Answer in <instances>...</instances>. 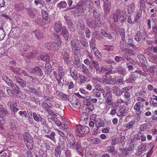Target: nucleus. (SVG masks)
<instances>
[{
    "mask_svg": "<svg viewBox=\"0 0 157 157\" xmlns=\"http://www.w3.org/2000/svg\"><path fill=\"white\" fill-rule=\"evenodd\" d=\"M54 40L55 42L53 43H48L45 44L46 48L48 50L57 51L61 44V41L60 36L57 35H54Z\"/></svg>",
    "mask_w": 157,
    "mask_h": 157,
    "instance_id": "nucleus-1",
    "label": "nucleus"
},
{
    "mask_svg": "<svg viewBox=\"0 0 157 157\" xmlns=\"http://www.w3.org/2000/svg\"><path fill=\"white\" fill-rule=\"evenodd\" d=\"M113 18L115 22H117L119 20L121 23L124 22L126 19V16L124 12L119 10L114 13Z\"/></svg>",
    "mask_w": 157,
    "mask_h": 157,
    "instance_id": "nucleus-2",
    "label": "nucleus"
},
{
    "mask_svg": "<svg viewBox=\"0 0 157 157\" xmlns=\"http://www.w3.org/2000/svg\"><path fill=\"white\" fill-rule=\"evenodd\" d=\"M75 129V132L76 135L79 136H80L81 132L85 134H87L90 131L89 128L88 126L80 124L76 125Z\"/></svg>",
    "mask_w": 157,
    "mask_h": 157,
    "instance_id": "nucleus-3",
    "label": "nucleus"
},
{
    "mask_svg": "<svg viewBox=\"0 0 157 157\" xmlns=\"http://www.w3.org/2000/svg\"><path fill=\"white\" fill-rule=\"evenodd\" d=\"M68 146L71 149L75 150L80 148V144L78 142L76 143L75 137L73 135H70L67 138Z\"/></svg>",
    "mask_w": 157,
    "mask_h": 157,
    "instance_id": "nucleus-4",
    "label": "nucleus"
},
{
    "mask_svg": "<svg viewBox=\"0 0 157 157\" xmlns=\"http://www.w3.org/2000/svg\"><path fill=\"white\" fill-rule=\"evenodd\" d=\"M100 19V18L94 19L91 18H88L86 20V22L90 27H99L102 25V23Z\"/></svg>",
    "mask_w": 157,
    "mask_h": 157,
    "instance_id": "nucleus-5",
    "label": "nucleus"
},
{
    "mask_svg": "<svg viewBox=\"0 0 157 157\" xmlns=\"http://www.w3.org/2000/svg\"><path fill=\"white\" fill-rule=\"evenodd\" d=\"M127 111L124 106L120 107L117 111V115L120 117H125L127 115Z\"/></svg>",
    "mask_w": 157,
    "mask_h": 157,
    "instance_id": "nucleus-6",
    "label": "nucleus"
},
{
    "mask_svg": "<svg viewBox=\"0 0 157 157\" xmlns=\"http://www.w3.org/2000/svg\"><path fill=\"white\" fill-rule=\"evenodd\" d=\"M143 104L140 102H138L135 105L134 109L136 111V113L138 115L140 114L143 109Z\"/></svg>",
    "mask_w": 157,
    "mask_h": 157,
    "instance_id": "nucleus-7",
    "label": "nucleus"
},
{
    "mask_svg": "<svg viewBox=\"0 0 157 157\" xmlns=\"http://www.w3.org/2000/svg\"><path fill=\"white\" fill-rule=\"evenodd\" d=\"M63 58V59L65 63L67 65L70 64V58L69 53L68 50L67 49H63L62 53Z\"/></svg>",
    "mask_w": 157,
    "mask_h": 157,
    "instance_id": "nucleus-8",
    "label": "nucleus"
},
{
    "mask_svg": "<svg viewBox=\"0 0 157 157\" xmlns=\"http://www.w3.org/2000/svg\"><path fill=\"white\" fill-rule=\"evenodd\" d=\"M8 107L12 112H16L19 110V109L16 108L17 104L12 101H9L7 103Z\"/></svg>",
    "mask_w": 157,
    "mask_h": 157,
    "instance_id": "nucleus-9",
    "label": "nucleus"
},
{
    "mask_svg": "<svg viewBox=\"0 0 157 157\" xmlns=\"http://www.w3.org/2000/svg\"><path fill=\"white\" fill-rule=\"evenodd\" d=\"M136 122L134 120H132L129 122L126 123L124 128L126 130L133 129L136 126Z\"/></svg>",
    "mask_w": 157,
    "mask_h": 157,
    "instance_id": "nucleus-10",
    "label": "nucleus"
},
{
    "mask_svg": "<svg viewBox=\"0 0 157 157\" xmlns=\"http://www.w3.org/2000/svg\"><path fill=\"white\" fill-rule=\"evenodd\" d=\"M32 74H36L40 76H43L44 74L42 69L39 67L36 66L32 69L30 71Z\"/></svg>",
    "mask_w": 157,
    "mask_h": 157,
    "instance_id": "nucleus-11",
    "label": "nucleus"
},
{
    "mask_svg": "<svg viewBox=\"0 0 157 157\" xmlns=\"http://www.w3.org/2000/svg\"><path fill=\"white\" fill-rule=\"evenodd\" d=\"M103 1L104 12L107 14L111 9V3L108 0H103Z\"/></svg>",
    "mask_w": 157,
    "mask_h": 157,
    "instance_id": "nucleus-12",
    "label": "nucleus"
},
{
    "mask_svg": "<svg viewBox=\"0 0 157 157\" xmlns=\"http://www.w3.org/2000/svg\"><path fill=\"white\" fill-rule=\"evenodd\" d=\"M86 8L85 5H82L81 3H78L77 5V8L75 11L78 13H82L85 11Z\"/></svg>",
    "mask_w": 157,
    "mask_h": 157,
    "instance_id": "nucleus-13",
    "label": "nucleus"
},
{
    "mask_svg": "<svg viewBox=\"0 0 157 157\" xmlns=\"http://www.w3.org/2000/svg\"><path fill=\"white\" fill-rule=\"evenodd\" d=\"M113 67L110 65H105L104 66L101 67V71L103 72L107 71L105 72V73L106 74H110L112 73V71L110 70L113 69Z\"/></svg>",
    "mask_w": 157,
    "mask_h": 157,
    "instance_id": "nucleus-14",
    "label": "nucleus"
},
{
    "mask_svg": "<svg viewBox=\"0 0 157 157\" xmlns=\"http://www.w3.org/2000/svg\"><path fill=\"white\" fill-rule=\"evenodd\" d=\"M74 55L73 56V59L74 60V64L77 67H78L81 65L80 60V59L76 54V52H74Z\"/></svg>",
    "mask_w": 157,
    "mask_h": 157,
    "instance_id": "nucleus-15",
    "label": "nucleus"
},
{
    "mask_svg": "<svg viewBox=\"0 0 157 157\" xmlns=\"http://www.w3.org/2000/svg\"><path fill=\"white\" fill-rule=\"evenodd\" d=\"M53 74L56 80H61L63 76V73L59 72L57 70H55L53 71Z\"/></svg>",
    "mask_w": 157,
    "mask_h": 157,
    "instance_id": "nucleus-16",
    "label": "nucleus"
},
{
    "mask_svg": "<svg viewBox=\"0 0 157 157\" xmlns=\"http://www.w3.org/2000/svg\"><path fill=\"white\" fill-rule=\"evenodd\" d=\"M78 43V40H72L71 41V48L73 52H76V51L78 50V47L77 46V44ZM79 44V43H78Z\"/></svg>",
    "mask_w": 157,
    "mask_h": 157,
    "instance_id": "nucleus-17",
    "label": "nucleus"
},
{
    "mask_svg": "<svg viewBox=\"0 0 157 157\" xmlns=\"http://www.w3.org/2000/svg\"><path fill=\"white\" fill-rule=\"evenodd\" d=\"M38 58L39 60L41 59V60L45 62L49 61L50 59L49 56L46 53H43L40 55L38 57Z\"/></svg>",
    "mask_w": 157,
    "mask_h": 157,
    "instance_id": "nucleus-18",
    "label": "nucleus"
},
{
    "mask_svg": "<svg viewBox=\"0 0 157 157\" xmlns=\"http://www.w3.org/2000/svg\"><path fill=\"white\" fill-rule=\"evenodd\" d=\"M138 75L137 73H134L132 74L127 80V82L132 83L137 78Z\"/></svg>",
    "mask_w": 157,
    "mask_h": 157,
    "instance_id": "nucleus-19",
    "label": "nucleus"
},
{
    "mask_svg": "<svg viewBox=\"0 0 157 157\" xmlns=\"http://www.w3.org/2000/svg\"><path fill=\"white\" fill-rule=\"evenodd\" d=\"M112 90L113 92L116 95L120 96L122 94V91L117 86H113Z\"/></svg>",
    "mask_w": 157,
    "mask_h": 157,
    "instance_id": "nucleus-20",
    "label": "nucleus"
},
{
    "mask_svg": "<svg viewBox=\"0 0 157 157\" xmlns=\"http://www.w3.org/2000/svg\"><path fill=\"white\" fill-rule=\"evenodd\" d=\"M62 28V24L61 22L60 21H57L54 26V29L57 33L59 32Z\"/></svg>",
    "mask_w": 157,
    "mask_h": 157,
    "instance_id": "nucleus-21",
    "label": "nucleus"
},
{
    "mask_svg": "<svg viewBox=\"0 0 157 157\" xmlns=\"http://www.w3.org/2000/svg\"><path fill=\"white\" fill-rule=\"evenodd\" d=\"M12 36L13 37L16 38H18L20 35V30L19 29H14L11 33Z\"/></svg>",
    "mask_w": 157,
    "mask_h": 157,
    "instance_id": "nucleus-22",
    "label": "nucleus"
},
{
    "mask_svg": "<svg viewBox=\"0 0 157 157\" xmlns=\"http://www.w3.org/2000/svg\"><path fill=\"white\" fill-rule=\"evenodd\" d=\"M146 147V144H142L139 146L137 148V151L139 155H141L144 152Z\"/></svg>",
    "mask_w": 157,
    "mask_h": 157,
    "instance_id": "nucleus-23",
    "label": "nucleus"
},
{
    "mask_svg": "<svg viewBox=\"0 0 157 157\" xmlns=\"http://www.w3.org/2000/svg\"><path fill=\"white\" fill-rule=\"evenodd\" d=\"M45 69L44 70L46 74L47 75H50L52 69L51 64L48 63H46L45 65Z\"/></svg>",
    "mask_w": 157,
    "mask_h": 157,
    "instance_id": "nucleus-24",
    "label": "nucleus"
},
{
    "mask_svg": "<svg viewBox=\"0 0 157 157\" xmlns=\"http://www.w3.org/2000/svg\"><path fill=\"white\" fill-rule=\"evenodd\" d=\"M37 52H38L36 51H32L30 53L29 55L26 56L25 60L28 61V59H29L30 58H34L37 56Z\"/></svg>",
    "mask_w": 157,
    "mask_h": 157,
    "instance_id": "nucleus-25",
    "label": "nucleus"
},
{
    "mask_svg": "<svg viewBox=\"0 0 157 157\" xmlns=\"http://www.w3.org/2000/svg\"><path fill=\"white\" fill-rule=\"evenodd\" d=\"M18 47L20 50L22 51H26L30 48V46L26 44H18Z\"/></svg>",
    "mask_w": 157,
    "mask_h": 157,
    "instance_id": "nucleus-26",
    "label": "nucleus"
},
{
    "mask_svg": "<svg viewBox=\"0 0 157 157\" xmlns=\"http://www.w3.org/2000/svg\"><path fill=\"white\" fill-rule=\"evenodd\" d=\"M82 71L84 74L87 75L89 76L90 74V71L87 67L84 64L82 65Z\"/></svg>",
    "mask_w": 157,
    "mask_h": 157,
    "instance_id": "nucleus-27",
    "label": "nucleus"
},
{
    "mask_svg": "<svg viewBox=\"0 0 157 157\" xmlns=\"http://www.w3.org/2000/svg\"><path fill=\"white\" fill-rule=\"evenodd\" d=\"M136 97H145L147 95L146 92L145 90H142L138 91L135 94Z\"/></svg>",
    "mask_w": 157,
    "mask_h": 157,
    "instance_id": "nucleus-28",
    "label": "nucleus"
},
{
    "mask_svg": "<svg viewBox=\"0 0 157 157\" xmlns=\"http://www.w3.org/2000/svg\"><path fill=\"white\" fill-rule=\"evenodd\" d=\"M28 149L31 150L33 148L34 142L33 139L29 140L28 142L25 143Z\"/></svg>",
    "mask_w": 157,
    "mask_h": 157,
    "instance_id": "nucleus-29",
    "label": "nucleus"
},
{
    "mask_svg": "<svg viewBox=\"0 0 157 157\" xmlns=\"http://www.w3.org/2000/svg\"><path fill=\"white\" fill-rule=\"evenodd\" d=\"M78 78L79 80H80V84H83L86 81H89V80H87V78L85 77L82 74L79 75Z\"/></svg>",
    "mask_w": 157,
    "mask_h": 157,
    "instance_id": "nucleus-30",
    "label": "nucleus"
},
{
    "mask_svg": "<svg viewBox=\"0 0 157 157\" xmlns=\"http://www.w3.org/2000/svg\"><path fill=\"white\" fill-rule=\"evenodd\" d=\"M79 41L81 44L84 47L88 46V42L85 37L83 36V38H79Z\"/></svg>",
    "mask_w": 157,
    "mask_h": 157,
    "instance_id": "nucleus-31",
    "label": "nucleus"
},
{
    "mask_svg": "<svg viewBox=\"0 0 157 157\" xmlns=\"http://www.w3.org/2000/svg\"><path fill=\"white\" fill-rule=\"evenodd\" d=\"M150 104L152 106L155 107L157 106V97L153 96L150 98Z\"/></svg>",
    "mask_w": 157,
    "mask_h": 157,
    "instance_id": "nucleus-32",
    "label": "nucleus"
},
{
    "mask_svg": "<svg viewBox=\"0 0 157 157\" xmlns=\"http://www.w3.org/2000/svg\"><path fill=\"white\" fill-rule=\"evenodd\" d=\"M77 28L80 31H82L84 30L85 28V24L83 22H78L77 25Z\"/></svg>",
    "mask_w": 157,
    "mask_h": 157,
    "instance_id": "nucleus-33",
    "label": "nucleus"
},
{
    "mask_svg": "<svg viewBox=\"0 0 157 157\" xmlns=\"http://www.w3.org/2000/svg\"><path fill=\"white\" fill-rule=\"evenodd\" d=\"M91 49L93 51L94 55L97 56V58L100 59L101 58V54L96 47H94V48Z\"/></svg>",
    "mask_w": 157,
    "mask_h": 157,
    "instance_id": "nucleus-34",
    "label": "nucleus"
},
{
    "mask_svg": "<svg viewBox=\"0 0 157 157\" xmlns=\"http://www.w3.org/2000/svg\"><path fill=\"white\" fill-rule=\"evenodd\" d=\"M33 117L34 120L37 122L41 121L42 120V117L39 114L35 113H33Z\"/></svg>",
    "mask_w": 157,
    "mask_h": 157,
    "instance_id": "nucleus-35",
    "label": "nucleus"
},
{
    "mask_svg": "<svg viewBox=\"0 0 157 157\" xmlns=\"http://www.w3.org/2000/svg\"><path fill=\"white\" fill-rule=\"evenodd\" d=\"M58 96L59 98L63 100H68L69 98L68 95L62 92H59Z\"/></svg>",
    "mask_w": 157,
    "mask_h": 157,
    "instance_id": "nucleus-36",
    "label": "nucleus"
},
{
    "mask_svg": "<svg viewBox=\"0 0 157 157\" xmlns=\"http://www.w3.org/2000/svg\"><path fill=\"white\" fill-rule=\"evenodd\" d=\"M142 35L140 31H138L134 36V39L137 42H139L141 40Z\"/></svg>",
    "mask_w": 157,
    "mask_h": 157,
    "instance_id": "nucleus-37",
    "label": "nucleus"
},
{
    "mask_svg": "<svg viewBox=\"0 0 157 157\" xmlns=\"http://www.w3.org/2000/svg\"><path fill=\"white\" fill-rule=\"evenodd\" d=\"M23 139L25 143L28 142L33 138L30 136L29 133L27 132H25L23 135Z\"/></svg>",
    "mask_w": 157,
    "mask_h": 157,
    "instance_id": "nucleus-38",
    "label": "nucleus"
},
{
    "mask_svg": "<svg viewBox=\"0 0 157 157\" xmlns=\"http://www.w3.org/2000/svg\"><path fill=\"white\" fill-rule=\"evenodd\" d=\"M34 34L37 39H40L44 37L43 33L39 30H36L35 31Z\"/></svg>",
    "mask_w": 157,
    "mask_h": 157,
    "instance_id": "nucleus-39",
    "label": "nucleus"
},
{
    "mask_svg": "<svg viewBox=\"0 0 157 157\" xmlns=\"http://www.w3.org/2000/svg\"><path fill=\"white\" fill-rule=\"evenodd\" d=\"M117 71L119 74L123 75H125L127 73L126 70L124 68L121 67L117 68Z\"/></svg>",
    "mask_w": 157,
    "mask_h": 157,
    "instance_id": "nucleus-40",
    "label": "nucleus"
},
{
    "mask_svg": "<svg viewBox=\"0 0 157 157\" xmlns=\"http://www.w3.org/2000/svg\"><path fill=\"white\" fill-rule=\"evenodd\" d=\"M12 71L15 74L18 75H20L21 74V69L18 67H12Z\"/></svg>",
    "mask_w": 157,
    "mask_h": 157,
    "instance_id": "nucleus-41",
    "label": "nucleus"
},
{
    "mask_svg": "<svg viewBox=\"0 0 157 157\" xmlns=\"http://www.w3.org/2000/svg\"><path fill=\"white\" fill-rule=\"evenodd\" d=\"M131 88V87L127 86L125 87L124 88H123V89L125 90V93L124 94V96L125 97L127 98H130L131 96L130 93L129 92L127 91V90L128 89H130Z\"/></svg>",
    "mask_w": 157,
    "mask_h": 157,
    "instance_id": "nucleus-42",
    "label": "nucleus"
},
{
    "mask_svg": "<svg viewBox=\"0 0 157 157\" xmlns=\"http://www.w3.org/2000/svg\"><path fill=\"white\" fill-rule=\"evenodd\" d=\"M88 115L86 113H83L80 117V119L83 122H86L88 121Z\"/></svg>",
    "mask_w": 157,
    "mask_h": 157,
    "instance_id": "nucleus-43",
    "label": "nucleus"
},
{
    "mask_svg": "<svg viewBox=\"0 0 157 157\" xmlns=\"http://www.w3.org/2000/svg\"><path fill=\"white\" fill-rule=\"evenodd\" d=\"M108 80L109 85L112 84L113 85L117 84V79L116 77L112 78L111 76H109L108 78Z\"/></svg>",
    "mask_w": 157,
    "mask_h": 157,
    "instance_id": "nucleus-44",
    "label": "nucleus"
},
{
    "mask_svg": "<svg viewBox=\"0 0 157 157\" xmlns=\"http://www.w3.org/2000/svg\"><path fill=\"white\" fill-rule=\"evenodd\" d=\"M71 104L73 106L76 108H79L81 106L80 101L76 99L75 101H73Z\"/></svg>",
    "mask_w": 157,
    "mask_h": 157,
    "instance_id": "nucleus-45",
    "label": "nucleus"
},
{
    "mask_svg": "<svg viewBox=\"0 0 157 157\" xmlns=\"http://www.w3.org/2000/svg\"><path fill=\"white\" fill-rule=\"evenodd\" d=\"M61 154L60 148L59 146H57L56 147L55 150V155L56 157H60Z\"/></svg>",
    "mask_w": 157,
    "mask_h": 157,
    "instance_id": "nucleus-46",
    "label": "nucleus"
},
{
    "mask_svg": "<svg viewBox=\"0 0 157 157\" xmlns=\"http://www.w3.org/2000/svg\"><path fill=\"white\" fill-rule=\"evenodd\" d=\"M41 13L45 21H47L48 18V14L47 12L45 10H41Z\"/></svg>",
    "mask_w": 157,
    "mask_h": 157,
    "instance_id": "nucleus-47",
    "label": "nucleus"
},
{
    "mask_svg": "<svg viewBox=\"0 0 157 157\" xmlns=\"http://www.w3.org/2000/svg\"><path fill=\"white\" fill-rule=\"evenodd\" d=\"M103 95L104 97L105 98L112 99L113 98L112 94L108 90L103 94Z\"/></svg>",
    "mask_w": 157,
    "mask_h": 157,
    "instance_id": "nucleus-48",
    "label": "nucleus"
},
{
    "mask_svg": "<svg viewBox=\"0 0 157 157\" xmlns=\"http://www.w3.org/2000/svg\"><path fill=\"white\" fill-rule=\"evenodd\" d=\"M122 139V137L121 136H120L118 138H115L113 139L112 142L111 144L112 145H115L117 144L119 142V140H121Z\"/></svg>",
    "mask_w": 157,
    "mask_h": 157,
    "instance_id": "nucleus-49",
    "label": "nucleus"
},
{
    "mask_svg": "<svg viewBox=\"0 0 157 157\" xmlns=\"http://www.w3.org/2000/svg\"><path fill=\"white\" fill-rule=\"evenodd\" d=\"M35 22L39 25H42L47 24L46 22H44L43 20L41 18H38L35 20Z\"/></svg>",
    "mask_w": 157,
    "mask_h": 157,
    "instance_id": "nucleus-50",
    "label": "nucleus"
},
{
    "mask_svg": "<svg viewBox=\"0 0 157 157\" xmlns=\"http://www.w3.org/2000/svg\"><path fill=\"white\" fill-rule=\"evenodd\" d=\"M94 67L95 69L97 71H98L100 67L99 63L97 61H93L92 62Z\"/></svg>",
    "mask_w": 157,
    "mask_h": 157,
    "instance_id": "nucleus-51",
    "label": "nucleus"
},
{
    "mask_svg": "<svg viewBox=\"0 0 157 157\" xmlns=\"http://www.w3.org/2000/svg\"><path fill=\"white\" fill-rule=\"evenodd\" d=\"M88 18H91L93 19H97L100 18L98 14L95 10L93 11V17H90Z\"/></svg>",
    "mask_w": 157,
    "mask_h": 157,
    "instance_id": "nucleus-52",
    "label": "nucleus"
},
{
    "mask_svg": "<svg viewBox=\"0 0 157 157\" xmlns=\"http://www.w3.org/2000/svg\"><path fill=\"white\" fill-rule=\"evenodd\" d=\"M90 47L91 49L96 47L95 40L94 37H92L91 38L90 43Z\"/></svg>",
    "mask_w": 157,
    "mask_h": 157,
    "instance_id": "nucleus-53",
    "label": "nucleus"
},
{
    "mask_svg": "<svg viewBox=\"0 0 157 157\" xmlns=\"http://www.w3.org/2000/svg\"><path fill=\"white\" fill-rule=\"evenodd\" d=\"M120 36L121 39H124L125 36V30L123 28H121L119 30Z\"/></svg>",
    "mask_w": 157,
    "mask_h": 157,
    "instance_id": "nucleus-54",
    "label": "nucleus"
},
{
    "mask_svg": "<svg viewBox=\"0 0 157 157\" xmlns=\"http://www.w3.org/2000/svg\"><path fill=\"white\" fill-rule=\"evenodd\" d=\"M106 150L108 152H110L113 154L115 153V149L114 146H109L107 147L106 148Z\"/></svg>",
    "mask_w": 157,
    "mask_h": 157,
    "instance_id": "nucleus-55",
    "label": "nucleus"
},
{
    "mask_svg": "<svg viewBox=\"0 0 157 157\" xmlns=\"http://www.w3.org/2000/svg\"><path fill=\"white\" fill-rule=\"evenodd\" d=\"M138 58L140 62H145L146 60V59L145 57L141 53L138 54Z\"/></svg>",
    "mask_w": 157,
    "mask_h": 157,
    "instance_id": "nucleus-56",
    "label": "nucleus"
},
{
    "mask_svg": "<svg viewBox=\"0 0 157 157\" xmlns=\"http://www.w3.org/2000/svg\"><path fill=\"white\" fill-rule=\"evenodd\" d=\"M90 141H91L92 144H98L100 143L101 141L99 138H94V139H90Z\"/></svg>",
    "mask_w": 157,
    "mask_h": 157,
    "instance_id": "nucleus-57",
    "label": "nucleus"
},
{
    "mask_svg": "<svg viewBox=\"0 0 157 157\" xmlns=\"http://www.w3.org/2000/svg\"><path fill=\"white\" fill-rule=\"evenodd\" d=\"M67 6L66 3L65 1H61L57 5V7L64 8Z\"/></svg>",
    "mask_w": 157,
    "mask_h": 157,
    "instance_id": "nucleus-58",
    "label": "nucleus"
},
{
    "mask_svg": "<svg viewBox=\"0 0 157 157\" xmlns=\"http://www.w3.org/2000/svg\"><path fill=\"white\" fill-rule=\"evenodd\" d=\"M134 3L132 2L128 6V9L129 13L132 12L134 9Z\"/></svg>",
    "mask_w": 157,
    "mask_h": 157,
    "instance_id": "nucleus-59",
    "label": "nucleus"
},
{
    "mask_svg": "<svg viewBox=\"0 0 157 157\" xmlns=\"http://www.w3.org/2000/svg\"><path fill=\"white\" fill-rule=\"evenodd\" d=\"M93 155V151L90 150L88 151H86L85 154V157H92Z\"/></svg>",
    "mask_w": 157,
    "mask_h": 157,
    "instance_id": "nucleus-60",
    "label": "nucleus"
},
{
    "mask_svg": "<svg viewBox=\"0 0 157 157\" xmlns=\"http://www.w3.org/2000/svg\"><path fill=\"white\" fill-rule=\"evenodd\" d=\"M120 48L125 47L127 45V42L125 39H121L120 42Z\"/></svg>",
    "mask_w": 157,
    "mask_h": 157,
    "instance_id": "nucleus-61",
    "label": "nucleus"
},
{
    "mask_svg": "<svg viewBox=\"0 0 157 157\" xmlns=\"http://www.w3.org/2000/svg\"><path fill=\"white\" fill-rule=\"evenodd\" d=\"M142 11L141 10H139L137 13V15L134 18L135 21L136 22L141 17L142 15Z\"/></svg>",
    "mask_w": 157,
    "mask_h": 157,
    "instance_id": "nucleus-62",
    "label": "nucleus"
},
{
    "mask_svg": "<svg viewBox=\"0 0 157 157\" xmlns=\"http://www.w3.org/2000/svg\"><path fill=\"white\" fill-rule=\"evenodd\" d=\"M5 33L3 29H0V40L3 39L5 36Z\"/></svg>",
    "mask_w": 157,
    "mask_h": 157,
    "instance_id": "nucleus-63",
    "label": "nucleus"
},
{
    "mask_svg": "<svg viewBox=\"0 0 157 157\" xmlns=\"http://www.w3.org/2000/svg\"><path fill=\"white\" fill-rule=\"evenodd\" d=\"M151 60L153 62L157 64V56L152 55L151 56Z\"/></svg>",
    "mask_w": 157,
    "mask_h": 157,
    "instance_id": "nucleus-64",
    "label": "nucleus"
}]
</instances>
